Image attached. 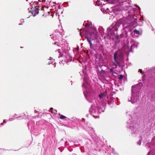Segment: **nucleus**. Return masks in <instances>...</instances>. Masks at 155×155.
I'll use <instances>...</instances> for the list:
<instances>
[{"label":"nucleus","instance_id":"1","mask_svg":"<svg viewBox=\"0 0 155 155\" xmlns=\"http://www.w3.org/2000/svg\"><path fill=\"white\" fill-rule=\"evenodd\" d=\"M87 29V31L86 33L87 35L84 37L89 42L91 48L93 49V44L91 41V39L94 40L96 39L98 36V33L97 31L96 28L92 26L91 25H87L86 27Z\"/></svg>","mask_w":155,"mask_h":155},{"label":"nucleus","instance_id":"2","mask_svg":"<svg viewBox=\"0 0 155 155\" xmlns=\"http://www.w3.org/2000/svg\"><path fill=\"white\" fill-rule=\"evenodd\" d=\"M138 86L139 85L137 84L136 85L133 86L132 87V97L130 98V100L128 99V101H131L132 104L136 103L139 100L138 97L137 96H135V92H138L140 88V87H138Z\"/></svg>","mask_w":155,"mask_h":155},{"label":"nucleus","instance_id":"3","mask_svg":"<svg viewBox=\"0 0 155 155\" xmlns=\"http://www.w3.org/2000/svg\"><path fill=\"white\" fill-rule=\"evenodd\" d=\"M82 86L84 90V89H85V91L84 90L83 93L86 98L87 99L88 96L92 95L91 92L92 90L90 86L86 81L85 79H84V83L83 84Z\"/></svg>","mask_w":155,"mask_h":155},{"label":"nucleus","instance_id":"4","mask_svg":"<svg viewBox=\"0 0 155 155\" xmlns=\"http://www.w3.org/2000/svg\"><path fill=\"white\" fill-rule=\"evenodd\" d=\"M127 128H129L130 129H131L133 130L132 132V134H135L136 131V129L134 127V125L135 124L134 122L133 121L132 118L131 119H129L128 121L127 122Z\"/></svg>","mask_w":155,"mask_h":155},{"label":"nucleus","instance_id":"5","mask_svg":"<svg viewBox=\"0 0 155 155\" xmlns=\"http://www.w3.org/2000/svg\"><path fill=\"white\" fill-rule=\"evenodd\" d=\"M118 30V28L116 25H110L107 29V33L108 34H110L111 33H113L114 34H115L114 33Z\"/></svg>","mask_w":155,"mask_h":155},{"label":"nucleus","instance_id":"6","mask_svg":"<svg viewBox=\"0 0 155 155\" xmlns=\"http://www.w3.org/2000/svg\"><path fill=\"white\" fill-rule=\"evenodd\" d=\"M37 7H38V6H35V8L33 10L30 11L29 10L30 8H29L28 9V10H29V12H30L31 11L33 16H35L39 13V9Z\"/></svg>","mask_w":155,"mask_h":155},{"label":"nucleus","instance_id":"7","mask_svg":"<svg viewBox=\"0 0 155 155\" xmlns=\"http://www.w3.org/2000/svg\"><path fill=\"white\" fill-rule=\"evenodd\" d=\"M99 97L102 100L104 101L106 100V94L104 93H101L99 94Z\"/></svg>","mask_w":155,"mask_h":155},{"label":"nucleus","instance_id":"8","mask_svg":"<svg viewBox=\"0 0 155 155\" xmlns=\"http://www.w3.org/2000/svg\"><path fill=\"white\" fill-rule=\"evenodd\" d=\"M91 108L89 110V112L91 114H92V113L98 114L99 113H100V112L99 111H96V110H94L93 108H94L92 106H91Z\"/></svg>","mask_w":155,"mask_h":155},{"label":"nucleus","instance_id":"9","mask_svg":"<svg viewBox=\"0 0 155 155\" xmlns=\"http://www.w3.org/2000/svg\"><path fill=\"white\" fill-rule=\"evenodd\" d=\"M131 41H132V42H133V43L131 44V47H133L135 46L136 48H137V45L138 44V43L136 41H134L132 40H131Z\"/></svg>","mask_w":155,"mask_h":155},{"label":"nucleus","instance_id":"10","mask_svg":"<svg viewBox=\"0 0 155 155\" xmlns=\"http://www.w3.org/2000/svg\"><path fill=\"white\" fill-rule=\"evenodd\" d=\"M118 52L117 51H115L114 54V60H117V55L118 54Z\"/></svg>","mask_w":155,"mask_h":155},{"label":"nucleus","instance_id":"11","mask_svg":"<svg viewBox=\"0 0 155 155\" xmlns=\"http://www.w3.org/2000/svg\"><path fill=\"white\" fill-rule=\"evenodd\" d=\"M116 60H114V61L113 62V63L116 66H118L119 65V64L118 62Z\"/></svg>","mask_w":155,"mask_h":155},{"label":"nucleus","instance_id":"12","mask_svg":"<svg viewBox=\"0 0 155 155\" xmlns=\"http://www.w3.org/2000/svg\"><path fill=\"white\" fill-rule=\"evenodd\" d=\"M50 111L52 113H55L57 112V110H53L52 108H51L50 109Z\"/></svg>","mask_w":155,"mask_h":155},{"label":"nucleus","instance_id":"13","mask_svg":"<svg viewBox=\"0 0 155 155\" xmlns=\"http://www.w3.org/2000/svg\"><path fill=\"white\" fill-rule=\"evenodd\" d=\"M142 138L141 137H140L139 140V141L137 142V143L138 144H139V145H140L141 144V140H142Z\"/></svg>","mask_w":155,"mask_h":155},{"label":"nucleus","instance_id":"14","mask_svg":"<svg viewBox=\"0 0 155 155\" xmlns=\"http://www.w3.org/2000/svg\"><path fill=\"white\" fill-rule=\"evenodd\" d=\"M57 51L60 54V56H59L58 57L59 58L60 57H62L63 56V54L61 53L60 49L59 48L58 49Z\"/></svg>","mask_w":155,"mask_h":155},{"label":"nucleus","instance_id":"15","mask_svg":"<svg viewBox=\"0 0 155 155\" xmlns=\"http://www.w3.org/2000/svg\"><path fill=\"white\" fill-rule=\"evenodd\" d=\"M59 115L60 116V118L61 119H64L66 118V117L65 116L63 115H61L60 114H59Z\"/></svg>","mask_w":155,"mask_h":155},{"label":"nucleus","instance_id":"16","mask_svg":"<svg viewBox=\"0 0 155 155\" xmlns=\"http://www.w3.org/2000/svg\"><path fill=\"white\" fill-rule=\"evenodd\" d=\"M123 75H120L118 76V78L120 80L122 79H123Z\"/></svg>","mask_w":155,"mask_h":155},{"label":"nucleus","instance_id":"17","mask_svg":"<svg viewBox=\"0 0 155 155\" xmlns=\"http://www.w3.org/2000/svg\"><path fill=\"white\" fill-rule=\"evenodd\" d=\"M134 33L137 34V35H139L140 34V32L139 31L137 30H134Z\"/></svg>","mask_w":155,"mask_h":155},{"label":"nucleus","instance_id":"18","mask_svg":"<svg viewBox=\"0 0 155 155\" xmlns=\"http://www.w3.org/2000/svg\"><path fill=\"white\" fill-rule=\"evenodd\" d=\"M96 4L98 6L100 5V1L99 0H97L96 2Z\"/></svg>","mask_w":155,"mask_h":155},{"label":"nucleus","instance_id":"19","mask_svg":"<svg viewBox=\"0 0 155 155\" xmlns=\"http://www.w3.org/2000/svg\"><path fill=\"white\" fill-rule=\"evenodd\" d=\"M53 35L54 36H53L52 37H51V38L53 39V40H55L57 38L56 37H55V35L54 34Z\"/></svg>","mask_w":155,"mask_h":155},{"label":"nucleus","instance_id":"20","mask_svg":"<svg viewBox=\"0 0 155 155\" xmlns=\"http://www.w3.org/2000/svg\"><path fill=\"white\" fill-rule=\"evenodd\" d=\"M123 0H116V1L119 2L120 3L123 2Z\"/></svg>","mask_w":155,"mask_h":155},{"label":"nucleus","instance_id":"21","mask_svg":"<svg viewBox=\"0 0 155 155\" xmlns=\"http://www.w3.org/2000/svg\"><path fill=\"white\" fill-rule=\"evenodd\" d=\"M23 117V116H20L18 117H16L15 118H17L18 119H19V118H20V117ZM24 118V117H22V118Z\"/></svg>","mask_w":155,"mask_h":155},{"label":"nucleus","instance_id":"22","mask_svg":"<svg viewBox=\"0 0 155 155\" xmlns=\"http://www.w3.org/2000/svg\"><path fill=\"white\" fill-rule=\"evenodd\" d=\"M15 119V118H10L9 120V121H12L13 120H14Z\"/></svg>","mask_w":155,"mask_h":155},{"label":"nucleus","instance_id":"23","mask_svg":"<svg viewBox=\"0 0 155 155\" xmlns=\"http://www.w3.org/2000/svg\"><path fill=\"white\" fill-rule=\"evenodd\" d=\"M57 44V45L58 46H60V45H59V44H58V42H55L54 43V45H56V44Z\"/></svg>","mask_w":155,"mask_h":155},{"label":"nucleus","instance_id":"24","mask_svg":"<svg viewBox=\"0 0 155 155\" xmlns=\"http://www.w3.org/2000/svg\"><path fill=\"white\" fill-rule=\"evenodd\" d=\"M20 21L22 23H24V21L23 19H21L20 20Z\"/></svg>","mask_w":155,"mask_h":155},{"label":"nucleus","instance_id":"25","mask_svg":"<svg viewBox=\"0 0 155 155\" xmlns=\"http://www.w3.org/2000/svg\"><path fill=\"white\" fill-rule=\"evenodd\" d=\"M119 36L118 35H116L115 37V38L117 40H118L119 38Z\"/></svg>","mask_w":155,"mask_h":155},{"label":"nucleus","instance_id":"26","mask_svg":"<svg viewBox=\"0 0 155 155\" xmlns=\"http://www.w3.org/2000/svg\"><path fill=\"white\" fill-rule=\"evenodd\" d=\"M109 9L108 8H107L106 9V12L107 13H109Z\"/></svg>","mask_w":155,"mask_h":155},{"label":"nucleus","instance_id":"27","mask_svg":"<svg viewBox=\"0 0 155 155\" xmlns=\"http://www.w3.org/2000/svg\"><path fill=\"white\" fill-rule=\"evenodd\" d=\"M139 71H140V73H142V70L141 69H140L139 70Z\"/></svg>","mask_w":155,"mask_h":155},{"label":"nucleus","instance_id":"28","mask_svg":"<svg viewBox=\"0 0 155 155\" xmlns=\"http://www.w3.org/2000/svg\"><path fill=\"white\" fill-rule=\"evenodd\" d=\"M35 4L36 5V4H38V2H35Z\"/></svg>","mask_w":155,"mask_h":155},{"label":"nucleus","instance_id":"29","mask_svg":"<svg viewBox=\"0 0 155 155\" xmlns=\"http://www.w3.org/2000/svg\"><path fill=\"white\" fill-rule=\"evenodd\" d=\"M92 116H93V117H95V118L97 117V116H96V117H95V115H92Z\"/></svg>","mask_w":155,"mask_h":155},{"label":"nucleus","instance_id":"30","mask_svg":"<svg viewBox=\"0 0 155 155\" xmlns=\"http://www.w3.org/2000/svg\"><path fill=\"white\" fill-rule=\"evenodd\" d=\"M110 71L111 72H112L113 71V70H112V69H110Z\"/></svg>","mask_w":155,"mask_h":155},{"label":"nucleus","instance_id":"31","mask_svg":"<svg viewBox=\"0 0 155 155\" xmlns=\"http://www.w3.org/2000/svg\"><path fill=\"white\" fill-rule=\"evenodd\" d=\"M80 35H81H81H81V32H80Z\"/></svg>","mask_w":155,"mask_h":155},{"label":"nucleus","instance_id":"32","mask_svg":"<svg viewBox=\"0 0 155 155\" xmlns=\"http://www.w3.org/2000/svg\"><path fill=\"white\" fill-rule=\"evenodd\" d=\"M51 63H50V62H49V64H51Z\"/></svg>","mask_w":155,"mask_h":155},{"label":"nucleus","instance_id":"33","mask_svg":"<svg viewBox=\"0 0 155 155\" xmlns=\"http://www.w3.org/2000/svg\"><path fill=\"white\" fill-rule=\"evenodd\" d=\"M39 1L40 2H41V0H39Z\"/></svg>","mask_w":155,"mask_h":155},{"label":"nucleus","instance_id":"34","mask_svg":"<svg viewBox=\"0 0 155 155\" xmlns=\"http://www.w3.org/2000/svg\"><path fill=\"white\" fill-rule=\"evenodd\" d=\"M1 124L2 125V123H1Z\"/></svg>","mask_w":155,"mask_h":155},{"label":"nucleus","instance_id":"35","mask_svg":"<svg viewBox=\"0 0 155 155\" xmlns=\"http://www.w3.org/2000/svg\"><path fill=\"white\" fill-rule=\"evenodd\" d=\"M50 60H51V58L50 57Z\"/></svg>","mask_w":155,"mask_h":155},{"label":"nucleus","instance_id":"36","mask_svg":"<svg viewBox=\"0 0 155 155\" xmlns=\"http://www.w3.org/2000/svg\"><path fill=\"white\" fill-rule=\"evenodd\" d=\"M125 27V28H126V26H125V27Z\"/></svg>","mask_w":155,"mask_h":155},{"label":"nucleus","instance_id":"37","mask_svg":"<svg viewBox=\"0 0 155 155\" xmlns=\"http://www.w3.org/2000/svg\"><path fill=\"white\" fill-rule=\"evenodd\" d=\"M126 34H127V32H126Z\"/></svg>","mask_w":155,"mask_h":155}]
</instances>
